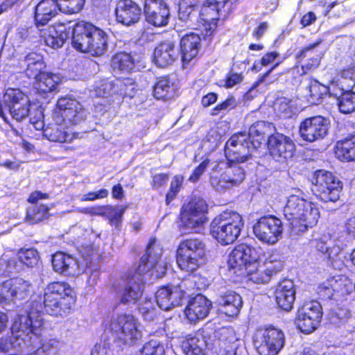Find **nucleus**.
<instances>
[{
    "mask_svg": "<svg viewBox=\"0 0 355 355\" xmlns=\"http://www.w3.org/2000/svg\"><path fill=\"white\" fill-rule=\"evenodd\" d=\"M40 311L33 309L27 315H19L12 326L11 345L21 351L34 352L36 355H48L49 351L55 347V340L43 342V318Z\"/></svg>",
    "mask_w": 355,
    "mask_h": 355,
    "instance_id": "f257e3e1",
    "label": "nucleus"
},
{
    "mask_svg": "<svg viewBox=\"0 0 355 355\" xmlns=\"http://www.w3.org/2000/svg\"><path fill=\"white\" fill-rule=\"evenodd\" d=\"M75 302V292L68 284L51 282L45 287L43 296L40 297L39 302H31V306L26 315L32 309L34 311L38 310L42 317V309H44L49 315L64 317L69 313Z\"/></svg>",
    "mask_w": 355,
    "mask_h": 355,
    "instance_id": "f03ea898",
    "label": "nucleus"
},
{
    "mask_svg": "<svg viewBox=\"0 0 355 355\" xmlns=\"http://www.w3.org/2000/svg\"><path fill=\"white\" fill-rule=\"evenodd\" d=\"M284 215L293 229L304 232L317 224L320 211L313 202L293 194L288 198Z\"/></svg>",
    "mask_w": 355,
    "mask_h": 355,
    "instance_id": "7ed1b4c3",
    "label": "nucleus"
},
{
    "mask_svg": "<svg viewBox=\"0 0 355 355\" xmlns=\"http://www.w3.org/2000/svg\"><path fill=\"white\" fill-rule=\"evenodd\" d=\"M244 223L241 216L233 211H225L216 216L210 225V233L221 245L233 243L240 235Z\"/></svg>",
    "mask_w": 355,
    "mask_h": 355,
    "instance_id": "20e7f679",
    "label": "nucleus"
},
{
    "mask_svg": "<svg viewBox=\"0 0 355 355\" xmlns=\"http://www.w3.org/2000/svg\"><path fill=\"white\" fill-rule=\"evenodd\" d=\"M205 245L199 239L191 238L181 241L177 250L176 261L182 270L192 272L203 263Z\"/></svg>",
    "mask_w": 355,
    "mask_h": 355,
    "instance_id": "39448f33",
    "label": "nucleus"
},
{
    "mask_svg": "<svg viewBox=\"0 0 355 355\" xmlns=\"http://www.w3.org/2000/svg\"><path fill=\"white\" fill-rule=\"evenodd\" d=\"M311 182V192L320 200L335 202L339 200L343 184L331 172L317 171Z\"/></svg>",
    "mask_w": 355,
    "mask_h": 355,
    "instance_id": "423d86ee",
    "label": "nucleus"
},
{
    "mask_svg": "<svg viewBox=\"0 0 355 355\" xmlns=\"http://www.w3.org/2000/svg\"><path fill=\"white\" fill-rule=\"evenodd\" d=\"M110 329L114 343L118 346L134 345L141 337L135 318L130 314H121L113 318Z\"/></svg>",
    "mask_w": 355,
    "mask_h": 355,
    "instance_id": "0eeeda50",
    "label": "nucleus"
},
{
    "mask_svg": "<svg viewBox=\"0 0 355 355\" xmlns=\"http://www.w3.org/2000/svg\"><path fill=\"white\" fill-rule=\"evenodd\" d=\"M258 148V141H251L245 132H239L233 135L226 142L225 154L229 162L242 163L248 161Z\"/></svg>",
    "mask_w": 355,
    "mask_h": 355,
    "instance_id": "6e6552de",
    "label": "nucleus"
},
{
    "mask_svg": "<svg viewBox=\"0 0 355 355\" xmlns=\"http://www.w3.org/2000/svg\"><path fill=\"white\" fill-rule=\"evenodd\" d=\"M253 344L260 355H277L284 346V334L275 327L259 329L253 335Z\"/></svg>",
    "mask_w": 355,
    "mask_h": 355,
    "instance_id": "1a4fd4ad",
    "label": "nucleus"
},
{
    "mask_svg": "<svg viewBox=\"0 0 355 355\" xmlns=\"http://www.w3.org/2000/svg\"><path fill=\"white\" fill-rule=\"evenodd\" d=\"M87 111L79 101L74 98H61L57 102L53 119L57 123L76 125L85 120Z\"/></svg>",
    "mask_w": 355,
    "mask_h": 355,
    "instance_id": "9d476101",
    "label": "nucleus"
},
{
    "mask_svg": "<svg viewBox=\"0 0 355 355\" xmlns=\"http://www.w3.org/2000/svg\"><path fill=\"white\" fill-rule=\"evenodd\" d=\"M245 178V171L238 164L227 165L220 175H216L214 172L210 173V184L218 192H224L234 187L239 186Z\"/></svg>",
    "mask_w": 355,
    "mask_h": 355,
    "instance_id": "9b49d317",
    "label": "nucleus"
},
{
    "mask_svg": "<svg viewBox=\"0 0 355 355\" xmlns=\"http://www.w3.org/2000/svg\"><path fill=\"white\" fill-rule=\"evenodd\" d=\"M162 249L157 243L155 239H150L147 245L146 254L141 258L138 270L141 274L152 270L157 277H162L166 272L167 264L160 259Z\"/></svg>",
    "mask_w": 355,
    "mask_h": 355,
    "instance_id": "f8f14e48",
    "label": "nucleus"
},
{
    "mask_svg": "<svg viewBox=\"0 0 355 355\" xmlns=\"http://www.w3.org/2000/svg\"><path fill=\"white\" fill-rule=\"evenodd\" d=\"M3 102L12 118L21 121L30 114L28 96L19 89L8 88L3 95Z\"/></svg>",
    "mask_w": 355,
    "mask_h": 355,
    "instance_id": "ddd939ff",
    "label": "nucleus"
},
{
    "mask_svg": "<svg viewBox=\"0 0 355 355\" xmlns=\"http://www.w3.org/2000/svg\"><path fill=\"white\" fill-rule=\"evenodd\" d=\"M259 259L257 251L253 247L245 243L240 244L234 248L230 254L228 265L233 273L242 275L250 265L256 263Z\"/></svg>",
    "mask_w": 355,
    "mask_h": 355,
    "instance_id": "4468645a",
    "label": "nucleus"
},
{
    "mask_svg": "<svg viewBox=\"0 0 355 355\" xmlns=\"http://www.w3.org/2000/svg\"><path fill=\"white\" fill-rule=\"evenodd\" d=\"M322 316V306L317 301L303 304L297 311L295 319L297 327L304 333H311L319 325Z\"/></svg>",
    "mask_w": 355,
    "mask_h": 355,
    "instance_id": "2eb2a0df",
    "label": "nucleus"
},
{
    "mask_svg": "<svg viewBox=\"0 0 355 355\" xmlns=\"http://www.w3.org/2000/svg\"><path fill=\"white\" fill-rule=\"evenodd\" d=\"M329 128V119L318 115L302 121L299 133L304 141L312 143L323 139L328 135Z\"/></svg>",
    "mask_w": 355,
    "mask_h": 355,
    "instance_id": "dca6fc26",
    "label": "nucleus"
},
{
    "mask_svg": "<svg viewBox=\"0 0 355 355\" xmlns=\"http://www.w3.org/2000/svg\"><path fill=\"white\" fill-rule=\"evenodd\" d=\"M282 230L281 220L272 215L260 218L253 226L255 236L262 242L270 244L279 239Z\"/></svg>",
    "mask_w": 355,
    "mask_h": 355,
    "instance_id": "f3484780",
    "label": "nucleus"
},
{
    "mask_svg": "<svg viewBox=\"0 0 355 355\" xmlns=\"http://www.w3.org/2000/svg\"><path fill=\"white\" fill-rule=\"evenodd\" d=\"M206 202L200 198L192 199L183 207L181 213L182 225L187 230L199 228L206 220Z\"/></svg>",
    "mask_w": 355,
    "mask_h": 355,
    "instance_id": "a211bd4d",
    "label": "nucleus"
},
{
    "mask_svg": "<svg viewBox=\"0 0 355 355\" xmlns=\"http://www.w3.org/2000/svg\"><path fill=\"white\" fill-rule=\"evenodd\" d=\"M215 340L210 333L205 329L187 336L182 340L181 348L186 355H205L208 350L216 347Z\"/></svg>",
    "mask_w": 355,
    "mask_h": 355,
    "instance_id": "6ab92c4d",
    "label": "nucleus"
},
{
    "mask_svg": "<svg viewBox=\"0 0 355 355\" xmlns=\"http://www.w3.org/2000/svg\"><path fill=\"white\" fill-rule=\"evenodd\" d=\"M267 144L270 155L279 162H284L291 158L295 149L293 141L288 137L279 133L270 135Z\"/></svg>",
    "mask_w": 355,
    "mask_h": 355,
    "instance_id": "aec40b11",
    "label": "nucleus"
},
{
    "mask_svg": "<svg viewBox=\"0 0 355 355\" xmlns=\"http://www.w3.org/2000/svg\"><path fill=\"white\" fill-rule=\"evenodd\" d=\"M144 284V275L137 269L126 284L118 290L117 297L120 303H135L142 295Z\"/></svg>",
    "mask_w": 355,
    "mask_h": 355,
    "instance_id": "412c9836",
    "label": "nucleus"
},
{
    "mask_svg": "<svg viewBox=\"0 0 355 355\" xmlns=\"http://www.w3.org/2000/svg\"><path fill=\"white\" fill-rule=\"evenodd\" d=\"M144 12L146 21L157 27L168 24L170 10L164 0H144Z\"/></svg>",
    "mask_w": 355,
    "mask_h": 355,
    "instance_id": "4be33fe9",
    "label": "nucleus"
},
{
    "mask_svg": "<svg viewBox=\"0 0 355 355\" xmlns=\"http://www.w3.org/2000/svg\"><path fill=\"white\" fill-rule=\"evenodd\" d=\"M186 281L177 286H166L159 288L155 295L156 302L160 309L168 311L182 303L186 292L183 290Z\"/></svg>",
    "mask_w": 355,
    "mask_h": 355,
    "instance_id": "5701e85b",
    "label": "nucleus"
},
{
    "mask_svg": "<svg viewBox=\"0 0 355 355\" xmlns=\"http://www.w3.org/2000/svg\"><path fill=\"white\" fill-rule=\"evenodd\" d=\"M60 10L57 0H42L35 7V26L27 29V33H35L41 28L49 27L48 23L55 17Z\"/></svg>",
    "mask_w": 355,
    "mask_h": 355,
    "instance_id": "b1692460",
    "label": "nucleus"
},
{
    "mask_svg": "<svg viewBox=\"0 0 355 355\" xmlns=\"http://www.w3.org/2000/svg\"><path fill=\"white\" fill-rule=\"evenodd\" d=\"M218 0H207L202 7L199 8L201 27L205 31V36H210L216 26V21L222 15V9L226 3H218Z\"/></svg>",
    "mask_w": 355,
    "mask_h": 355,
    "instance_id": "393cba45",
    "label": "nucleus"
},
{
    "mask_svg": "<svg viewBox=\"0 0 355 355\" xmlns=\"http://www.w3.org/2000/svg\"><path fill=\"white\" fill-rule=\"evenodd\" d=\"M96 26L92 24L84 21H78L68 27L71 29V44L79 51L87 53L89 49V42Z\"/></svg>",
    "mask_w": 355,
    "mask_h": 355,
    "instance_id": "a878e982",
    "label": "nucleus"
},
{
    "mask_svg": "<svg viewBox=\"0 0 355 355\" xmlns=\"http://www.w3.org/2000/svg\"><path fill=\"white\" fill-rule=\"evenodd\" d=\"M211 308L212 302L205 296L198 294L188 302L184 315L191 324H196L207 317Z\"/></svg>",
    "mask_w": 355,
    "mask_h": 355,
    "instance_id": "bb28decb",
    "label": "nucleus"
},
{
    "mask_svg": "<svg viewBox=\"0 0 355 355\" xmlns=\"http://www.w3.org/2000/svg\"><path fill=\"white\" fill-rule=\"evenodd\" d=\"M300 86L307 101L310 103L315 105L320 103L324 96L327 94L332 95V92L336 89L335 83H332L329 87H326L315 80L307 78L302 79Z\"/></svg>",
    "mask_w": 355,
    "mask_h": 355,
    "instance_id": "cd10ccee",
    "label": "nucleus"
},
{
    "mask_svg": "<svg viewBox=\"0 0 355 355\" xmlns=\"http://www.w3.org/2000/svg\"><path fill=\"white\" fill-rule=\"evenodd\" d=\"M115 14L119 23L130 26L139 21L141 9L137 3L132 0H120L116 4Z\"/></svg>",
    "mask_w": 355,
    "mask_h": 355,
    "instance_id": "c85d7f7f",
    "label": "nucleus"
},
{
    "mask_svg": "<svg viewBox=\"0 0 355 355\" xmlns=\"http://www.w3.org/2000/svg\"><path fill=\"white\" fill-rule=\"evenodd\" d=\"M282 270V263L277 262L275 264L267 263L264 266H259L258 261L243 272L241 276L246 275L249 280L256 284L268 283L271 277Z\"/></svg>",
    "mask_w": 355,
    "mask_h": 355,
    "instance_id": "c756f323",
    "label": "nucleus"
},
{
    "mask_svg": "<svg viewBox=\"0 0 355 355\" xmlns=\"http://www.w3.org/2000/svg\"><path fill=\"white\" fill-rule=\"evenodd\" d=\"M32 292L31 284L21 278H15L4 282L1 286L3 298L12 300H25Z\"/></svg>",
    "mask_w": 355,
    "mask_h": 355,
    "instance_id": "7c9ffc66",
    "label": "nucleus"
},
{
    "mask_svg": "<svg viewBox=\"0 0 355 355\" xmlns=\"http://www.w3.org/2000/svg\"><path fill=\"white\" fill-rule=\"evenodd\" d=\"M216 303L219 311L230 317L238 315L243 306L241 296L233 291H220Z\"/></svg>",
    "mask_w": 355,
    "mask_h": 355,
    "instance_id": "2f4dec72",
    "label": "nucleus"
},
{
    "mask_svg": "<svg viewBox=\"0 0 355 355\" xmlns=\"http://www.w3.org/2000/svg\"><path fill=\"white\" fill-rule=\"evenodd\" d=\"M34 33H37L40 37H43L46 45L52 49L62 47L64 42L69 37V31L64 24L41 28Z\"/></svg>",
    "mask_w": 355,
    "mask_h": 355,
    "instance_id": "473e14b6",
    "label": "nucleus"
},
{
    "mask_svg": "<svg viewBox=\"0 0 355 355\" xmlns=\"http://www.w3.org/2000/svg\"><path fill=\"white\" fill-rule=\"evenodd\" d=\"M199 0H182L179 5L178 19L193 29H200Z\"/></svg>",
    "mask_w": 355,
    "mask_h": 355,
    "instance_id": "72a5a7b5",
    "label": "nucleus"
},
{
    "mask_svg": "<svg viewBox=\"0 0 355 355\" xmlns=\"http://www.w3.org/2000/svg\"><path fill=\"white\" fill-rule=\"evenodd\" d=\"M48 198L49 195L47 193H43L39 191H34L30 195L28 201L33 203V205L27 209L25 218L26 223L32 225L35 224L48 217L49 208L44 205L36 203L39 199Z\"/></svg>",
    "mask_w": 355,
    "mask_h": 355,
    "instance_id": "f704fd0d",
    "label": "nucleus"
},
{
    "mask_svg": "<svg viewBox=\"0 0 355 355\" xmlns=\"http://www.w3.org/2000/svg\"><path fill=\"white\" fill-rule=\"evenodd\" d=\"M295 286L291 279H284L275 290V300L280 309L289 311L293 309L295 300Z\"/></svg>",
    "mask_w": 355,
    "mask_h": 355,
    "instance_id": "c9c22d12",
    "label": "nucleus"
},
{
    "mask_svg": "<svg viewBox=\"0 0 355 355\" xmlns=\"http://www.w3.org/2000/svg\"><path fill=\"white\" fill-rule=\"evenodd\" d=\"M178 50L173 42L165 41L160 43L154 51L153 61L159 67L171 64L178 58Z\"/></svg>",
    "mask_w": 355,
    "mask_h": 355,
    "instance_id": "e433bc0d",
    "label": "nucleus"
},
{
    "mask_svg": "<svg viewBox=\"0 0 355 355\" xmlns=\"http://www.w3.org/2000/svg\"><path fill=\"white\" fill-rule=\"evenodd\" d=\"M201 38L198 33H190L184 35L180 40V51L184 64L189 63L198 53Z\"/></svg>",
    "mask_w": 355,
    "mask_h": 355,
    "instance_id": "4c0bfd02",
    "label": "nucleus"
},
{
    "mask_svg": "<svg viewBox=\"0 0 355 355\" xmlns=\"http://www.w3.org/2000/svg\"><path fill=\"white\" fill-rule=\"evenodd\" d=\"M60 78L55 73H44L35 80L34 86L42 98H51L58 92Z\"/></svg>",
    "mask_w": 355,
    "mask_h": 355,
    "instance_id": "58836bf2",
    "label": "nucleus"
},
{
    "mask_svg": "<svg viewBox=\"0 0 355 355\" xmlns=\"http://www.w3.org/2000/svg\"><path fill=\"white\" fill-rule=\"evenodd\" d=\"M53 270L62 275H74L78 268L77 261L72 256L58 252L51 259Z\"/></svg>",
    "mask_w": 355,
    "mask_h": 355,
    "instance_id": "ea45409f",
    "label": "nucleus"
},
{
    "mask_svg": "<svg viewBox=\"0 0 355 355\" xmlns=\"http://www.w3.org/2000/svg\"><path fill=\"white\" fill-rule=\"evenodd\" d=\"M24 62L26 67L25 73L30 78L37 80L40 75L45 73L43 70L45 69L46 64L42 56L40 54L36 53L28 54L25 57Z\"/></svg>",
    "mask_w": 355,
    "mask_h": 355,
    "instance_id": "a19ab883",
    "label": "nucleus"
},
{
    "mask_svg": "<svg viewBox=\"0 0 355 355\" xmlns=\"http://www.w3.org/2000/svg\"><path fill=\"white\" fill-rule=\"evenodd\" d=\"M335 153L340 161L355 162V135L337 141Z\"/></svg>",
    "mask_w": 355,
    "mask_h": 355,
    "instance_id": "79ce46f5",
    "label": "nucleus"
},
{
    "mask_svg": "<svg viewBox=\"0 0 355 355\" xmlns=\"http://www.w3.org/2000/svg\"><path fill=\"white\" fill-rule=\"evenodd\" d=\"M89 49L87 53H89L93 56L103 55L107 49V33L96 26L95 31L93 32L89 42Z\"/></svg>",
    "mask_w": 355,
    "mask_h": 355,
    "instance_id": "37998d69",
    "label": "nucleus"
},
{
    "mask_svg": "<svg viewBox=\"0 0 355 355\" xmlns=\"http://www.w3.org/2000/svg\"><path fill=\"white\" fill-rule=\"evenodd\" d=\"M312 246L322 253L327 254L329 260L334 261L335 257L338 255L340 248L338 246L333 245L331 236L329 234H324L319 238L311 241Z\"/></svg>",
    "mask_w": 355,
    "mask_h": 355,
    "instance_id": "c03bdc74",
    "label": "nucleus"
},
{
    "mask_svg": "<svg viewBox=\"0 0 355 355\" xmlns=\"http://www.w3.org/2000/svg\"><path fill=\"white\" fill-rule=\"evenodd\" d=\"M332 96L338 98L340 112L350 114L355 112V92L352 89H335Z\"/></svg>",
    "mask_w": 355,
    "mask_h": 355,
    "instance_id": "a18cd8bd",
    "label": "nucleus"
},
{
    "mask_svg": "<svg viewBox=\"0 0 355 355\" xmlns=\"http://www.w3.org/2000/svg\"><path fill=\"white\" fill-rule=\"evenodd\" d=\"M343 279L340 277H332L318 287V294L322 300H329L334 293L342 291Z\"/></svg>",
    "mask_w": 355,
    "mask_h": 355,
    "instance_id": "49530a36",
    "label": "nucleus"
},
{
    "mask_svg": "<svg viewBox=\"0 0 355 355\" xmlns=\"http://www.w3.org/2000/svg\"><path fill=\"white\" fill-rule=\"evenodd\" d=\"M273 128L272 123L264 121H259L250 127L247 135H249V139L251 141H258L260 146L262 140L266 135L271 133Z\"/></svg>",
    "mask_w": 355,
    "mask_h": 355,
    "instance_id": "de8ad7c7",
    "label": "nucleus"
},
{
    "mask_svg": "<svg viewBox=\"0 0 355 355\" xmlns=\"http://www.w3.org/2000/svg\"><path fill=\"white\" fill-rule=\"evenodd\" d=\"M111 65L114 70L129 73L134 69L135 62L130 53L119 52L112 57Z\"/></svg>",
    "mask_w": 355,
    "mask_h": 355,
    "instance_id": "09e8293b",
    "label": "nucleus"
},
{
    "mask_svg": "<svg viewBox=\"0 0 355 355\" xmlns=\"http://www.w3.org/2000/svg\"><path fill=\"white\" fill-rule=\"evenodd\" d=\"M154 96L157 99L171 98L175 94L174 85L168 78H159L154 86Z\"/></svg>",
    "mask_w": 355,
    "mask_h": 355,
    "instance_id": "8fccbe9b",
    "label": "nucleus"
},
{
    "mask_svg": "<svg viewBox=\"0 0 355 355\" xmlns=\"http://www.w3.org/2000/svg\"><path fill=\"white\" fill-rule=\"evenodd\" d=\"M54 127L45 130V135L51 141L55 142H69L72 140V136L64 128L67 125L63 122L57 123Z\"/></svg>",
    "mask_w": 355,
    "mask_h": 355,
    "instance_id": "3c124183",
    "label": "nucleus"
},
{
    "mask_svg": "<svg viewBox=\"0 0 355 355\" xmlns=\"http://www.w3.org/2000/svg\"><path fill=\"white\" fill-rule=\"evenodd\" d=\"M136 83L132 78H125L116 80V94L121 96L132 98L137 91Z\"/></svg>",
    "mask_w": 355,
    "mask_h": 355,
    "instance_id": "603ef678",
    "label": "nucleus"
},
{
    "mask_svg": "<svg viewBox=\"0 0 355 355\" xmlns=\"http://www.w3.org/2000/svg\"><path fill=\"white\" fill-rule=\"evenodd\" d=\"M335 85L336 89H352L355 85V67L343 69L340 78Z\"/></svg>",
    "mask_w": 355,
    "mask_h": 355,
    "instance_id": "864d4df0",
    "label": "nucleus"
},
{
    "mask_svg": "<svg viewBox=\"0 0 355 355\" xmlns=\"http://www.w3.org/2000/svg\"><path fill=\"white\" fill-rule=\"evenodd\" d=\"M17 257L20 263L28 267L35 266L40 260L39 253L34 248L19 250L17 252Z\"/></svg>",
    "mask_w": 355,
    "mask_h": 355,
    "instance_id": "5fc2aeb1",
    "label": "nucleus"
},
{
    "mask_svg": "<svg viewBox=\"0 0 355 355\" xmlns=\"http://www.w3.org/2000/svg\"><path fill=\"white\" fill-rule=\"evenodd\" d=\"M20 265L17 263V259L3 254L0 257V273L3 275L9 276L11 274L19 272Z\"/></svg>",
    "mask_w": 355,
    "mask_h": 355,
    "instance_id": "6e6d98bb",
    "label": "nucleus"
},
{
    "mask_svg": "<svg viewBox=\"0 0 355 355\" xmlns=\"http://www.w3.org/2000/svg\"><path fill=\"white\" fill-rule=\"evenodd\" d=\"M95 96L107 98L116 94V81H101L94 89Z\"/></svg>",
    "mask_w": 355,
    "mask_h": 355,
    "instance_id": "4d7b16f0",
    "label": "nucleus"
},
{
    "mask_svg": "<svg viewBox=\"0 0 355 355\" xmlns=\"http://www.w3.org/2000/svg\"><path fill=\"white\" fill-rule=\"evenodd\" d=\"M164 345L157 339L146 343L139 352V355H164Z\"/></svg>",
    "mask_w": 355,
    "mask_h": 355,
    "instance_id": "13d9d810",
    "label": "nucleus"
},
{
    "mask_svg": "<svg viewBox=\"0 0 355 355\" xmlns=\"http://www.w3.org/2000/svg\"><path fill=\"white\" fill-rule=\"evenodd\" d=\"M60 6V11L73 14L80 12L85 4V0H57Z\"/></svg>",
    "mask_w": 355,
    "mask_h": 355,
    "instance_id": "bf43d9fd",
    "label": "nucleus"
},
{
    "mask_svg": "<svg viewBox=\"0 0 355 355\" xmlns=\"http://www.w3.org/2000/svg\"><path fill=\"white\" fill-rule=\"evenodd\" d=\"M126 208V206L106 205L100 207L98 209H104L103 216H106L111 222H120Z\"/></svg>",
    "mask_w": 355,
    "mask_h": 355,
    "instance_id": "052dcab7",
    "label": "nucleus"
},
{
    "mask_svg": "<svg viewBox=\"0 0 355 355\" xmlns=\"http://www.w3.org/2000/svg\"><path fill=\"white\" fill-rule=\"evenodd\" d=\"M183 181L184 177L182 175H177L173 177L171 182L170 189L166 196V202L167 205L176 197L180 191Z\"/></svg>",
    "mask_w": 355,
    "mask_h": 355,
    "instance_id": "680f3d73",
    "label": "nucleus"
},
{
    "mask_svg": "<svg viewBox=\"0 0 355 355\" xmlns=\"http://www.w3.org/2000/svg\"><path fill=\"white\" fill-rule=\"evenodd\" d=\"M110 343L104 340L94 347L91 355H114Z\"/></svg>",
    "mask_w": 355,
    "mask_h": 355,
    "instance_id": "e2e57ef3",
    "label": "nucleus"
},
{
    "mask_svg": "<svg viewBox=\"0 0 355 355\" xmlns=\"http://www.w3.org/2000/svg\"><path fill=\"white\" fill-rule=\"evenodd\" d=\"M216 346H219L220 349L218 352L217 355H236V345H227L224 341L220 340L219 338L218 340L215 341Z\"/></svg>",
    "mask_w": 355,
    "mask_h": 355,
    "instance_id": "0e129e2a",
    "label": "nucleus"
},
{
    "mask_svg": "<svg viewBox=\"0 0 355 355\" xmlns=\"http://www.w3.org/2000/svg\"><path fill=\"white\" fill-rule=\"evenodd\" d=\"M209 160L205 159L201 162L193 171L189 178V181L193 183L198 182L201 175L205 173L209 165Z\"/></svg>",
    "mask_w": 355,
    "mask_h": 355,
    "instance_id": "69168bd1",
    "label": "nucleus"
},
{
    "mask_svg": "<svg viewBox=\"0 0 355 355\" xmlns=\"http://www.w3.org/2000/svg\"><path fill=\"white\" fill-rule=\"evenodd\" d=\"M109 191L106 189H101L97 191H91L84 194L81 197L82 201H94L97 199L105 198L107 197Z\"/></svg>",
    "mask_w": 355,
    "mask_h": 355,
    "instance_id": "338daca9",
    "label": "nucleus"
},
{
    "mask_svg": "<svg viewBox=\"0 0 355 355\" xmlns=\"http://www.w3.org/2000/svg\"><path fill=\"white\" fill-rule=\"evenodd\" d=\"M279 55L277 52H270L266 53L261 59L260 62H255L252 67V70L258 71L261 66H267L270 63L272 62L275 58Z\"/></svg>",
    "mask_w": 355,
    "mask_h": 355,
    "instance_id": "774afa93",
    "label": "nucleus"
}]
</instances>
